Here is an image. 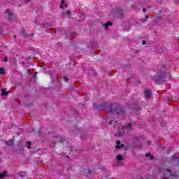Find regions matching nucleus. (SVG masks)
I'll return each mask as SVG.
<instances>
[{
    "label": "nucleus",
    "mask_w": 179,
    "mask_h": 179,
    "mask_svg": "<svg viewBox=\"0 0 179 179\" xmlns=\"http://www.w3.org/2000/svg\"><path fill=\"white\" fill-rule=\"evenodd\" d=\"M106 110L109 114H117L118 115H125L127 113L124 108L116 106V105L113 103L108 104Z\"/></svg>",
    "instance_id": "f257e3e1"
},
{
    "label": "nucleus",
    "mask_w": 179,
    "mask_h": 179,
    "mask_svg": "<svg viewBox=\"0 0 179 179\" xmlns=\"http://www.w3.org/2000/svg\"><path fill=\"white\" fill-rule=\"evenodd\" d=\"M159 69H161V71H159L155 76L152 77V80H154L155 83L159 82H166V78H167L164 65L159 66Z\"/></svg>",
    "instance_id": "f03ea898"
},
{
    "label": "nucleus",
    "mask_w": 179,
    "mask_h": 179,
    "mask_svg": "<svg viewBox=\"0 0 179 179\" xmlns=\"http://www.w3.org/2000/svg\"><path fill=\"white\" fill-rule=\"evenodd\" d=\"M113 128H117V129L119 132V136H122V135H121L122 134V132L121 131V129L122 130L127 129V131H131L132 130V127H131V124H129V123L127 124L125 126H119V127H117V124H115L113 125Z\"/></svg>",
    "instance_id": "7ed1b4c3"
},
{
    "label": "nucleus",
    "mask_w": 179,
    "mask_h": 179,
    "mask_svg": "<svg viewBox=\"0 0 179 179\" xmlns=\"http://www.w3.org/2000/svg\"><path fill=\"white\" fill-rule=\"evenodd\" d=\"M64 142H66V140H65V138L61 136H57L55 143H64Z\"/></svg>",
    "instance_id": "20e7f679"
},
{
    "label": "nucleus",
    "mask_w": 179,
    "mask_h": 179,
    "mask_svg": "<svg viewBox=\"0 0 179 179\" xmlns=\"http://www.w3.org/2000/svg\"><path fill=\"white\" fill-rule=\"evenodd\" d=\"M93 107L94 108H95L96 110H104V108L106 107V105H99L97 103H94L93 104Z\"/></svg>",
    "instance_id": "39448f33"
},
{
    "label": "nucleus",
    "mask_w": 179,
    "mask_h": 179,
    "mask_svg": "<svg viewBox=\"0 0 179 179\" xmlns=\"http://www.w3.org/2000/svg\"><path fill=\"white\" fill-rule=\"evenodd\" d=\"M116 12L117 17H120L121 19V17H122V16L124 15V10L117 9Z\"/></svg>",
    "instance_id": "423d86ee"
},
{
    "label": "nucleus",
    "mask_w": 179,
    "mask_h": 179,
    "mask_svg": "<svg viewBox=\"0 0 179 179\" xmlns=\"http://www.w3.org/2000/svg\"><path fill=\"white\" fill-rule=\"evenodd\" d=\"M64 17H66V19H71V10H69L64 13Z\"/></svg>",
    "instance_id": "0eeeda50"
},
{
    "label": "nucleus",
    "mask_w": 179,
    "mask_h": 179,
    "mask_svg": "<svg viewBox=\"0 0 179 179\" xmlns=\"http://www.w3.org/2000/svg\"><path fill=\"white\" fill-rule=\"evenodd\" d=\"M1 96H8L9 94V92H8V88H4L1 90Z\"/></svg>",
    "instance_id": "6e6552de"
},
{
    "label": "nucleus",
    "mask_w": 179,
    "mask_h": 179,
    "mask_svg": "<svg viewBox=\"0 0 179 179\" xmlns=\"http://www.w3.org/2000/svg\"><path fill=\"white\" fill-rule=\"evenodd\" d=\"M144 94L146 99H150V96H152V94L150 93V90H145L144 92Z\"/></svg>",
    "instance_id": "1a4fd4ad"
},
{
    "label": "nucleus",
    "mask_w": 179,
    "mask_h": 179,
    "mask_svg": "<svg viewBox=\"0 0 179 179\" xmlns=\"http://www.w3.org/2000/svg\"><path fill=\"white\" fill-rule=\"evenodd\" d=\"M6 145H10V146H13V145H14L13 139H10L8 141H6Z\"/></svg>",
    "instance_id": "9d476101"
},
{
    "label": "nucleus",
    "mask_w": 179,
    "mask_h": 179,
    "mask_svg": "<svg viewBox=\"0 0 179 179\" xmlns=\"http://www.w3.org/2000/svg\"><path fill=\"white\" fill-rule=\"evenodd\" d=\"M103 25L105 26V29H108V27L113 25V23L110 22V21H108L106 23L103 24Z\"/></svg>",
    "instance_id": "9b49d317"
},
{
    "label": "nucleus",
    "mask_w": 179,
    "mask_h": 179,
    "mask_svg": "<svg viewBox=\"0 0 179 179\" xmlns=\"http://www.w3.org/2000/svg\"><path fill=\"white\" fill-rule=\"evenodd\" d=\"M0 75H6V71H5V68H0Z\"/></svg>",
    "instance_id": "f8f14e48"
},
{
    "label": "nucleus",
    "mask_w": 179,
    "mask_h": 179,
    "mask_svg": "<svg viewBox=\"0 0 179 179\" xmlns=\"http://www.w3.org/2000/svg\"><path fill=\"white\" fill-rule=\"evenodd\" d=\"M20 34L23 36V37H27V33H26V31H24V29H22L20 31Z\"/></svg>",
    "instance_id": "ddd939ff"
},
{
    "label": "nucleus",
    "mask_w": 179,
    "mask_h": 179,
    "mask_svg": "<svg viewBox=\"0 0 179 179\" xmlns=\"http://www.w3.org/2000/svg\"><path fill=\"white\" fill-rule=\"evenodd\" d=\"M145 156H146V157H150V159L151 160H153L155 159V157L153 155H151L150 153H149V152L146 153Z\"/></svg>",
    "instance_id": "4468645a"
},
{
    "label": "nucleus",
    "mask_w": 179,
    "mask_h": 179,
    "mask_svg": "<svg viewBox=\"0 0 179 179\" xmlns=\"http://www.w3.org/2000/svg\"><path fill=\"white\" fill-rule=\"evenodd\" d=\"M123 159H124L122 157V155H119L117 156V160H118V162H122Z\"/></svg>",
    "instance_id": "2eb2a0df"
},
{
    "label": "nucleus",
    "mask_w": 179,
    "mask_h": 179,
    "mask_svg": "<svg viewBox=\"0 0 179 179\" xmlns=\"http://www.w3.org/2000/svg\"><path fill=\"white\" fill-rule=\"evenodd\" d=\"M115 148L116 149H121V148H124V144H117Z\"/></svg>",
    "instance_id": "dca6fc26"
},
{
    "label": "nucleus",
    "mask_w": 179,
    "mask_h": 179,
    "mask_svg": "<svg viewBox=\"0 0 179 179\" xmlns=\"http://www.w3.org/2000/svg\"><path fill=\"white\" fill-rule=\"evenodd\" d=\"M84 171L85 173L92 174V171L90 169H85Z\"/></svg>",
    "instance_id": "f3484780"
},
{
    "label": "nucleus",
    "mask_w": 179,
    "mask_h": 179,
    "mask_svg": "<svg viewBox=\"0 0 179 179\" xmlns=\"http://www.w3.org/2000/svg\"><path fill=\"white\" fill-rule=\"evenodd\" d=\"M27 144H28L27 148H28V149H30V148H31V147L30 146V145H31V142L27 141Z\"/></svg>",
    "instance_id": "a211bd4d"
},
{
    "label": "nucleus",
    "mask_w": 179,
    "mask_h": 179,
    "mask_svg": "<svg viewBox=\"0 0 179 179\" xmlns=\"http://www.w3.org/2000/svg\"><path fill=\"white\" fill-rule=\"evenodd\" d=\"M8 17H12L13 16V13H8Z\"/></svg>",
    "instance_id": "6ab92c4d"
},
{
    "label": "nucleus",
    "mask_w": 179,
    "mask_h": 179,
    "mask_svg": "<svg viewBox=\"0 0 179 179\" xmlns=\"http://www.w3.org/2000/svg\"><path fill=\"white\" fill-rule=\"evenodd\" d=\"M68 80H69V78L68 77H64V82H68Z\"/></svg>",
    "instance_id": "aec40b11"
},
{
    "label": "nucleus",
    "mask_w": 179,
    "mask_h": 179,
    "mask_svg": "<svg viewBox=\"0 0 179 179\" xmlns=\"http://www.w3.org/2000/svg\"><path fill=\"white\" fill-rule=\"evenodd\" d=\"M5 173H0V178H3L5 177Z\"/></svg>",
    "instance_id": "412c9836"
},
{
    "label": "nucleus",
    "mask_w": 179,
    "mask_h": 179,
    "mask_svg": "<svg viewBox=\"0 0 179 179\" xmlns=\"http://www.w3.org/2000/svg\"><path fill=\"white\" fill-rule=\"evenodd\" d=\"M116 144H117V145H121V141L117 140V141H116Z\"/></svg>",
    "instance_id": "4be33fe9"
},
{
    "label": "nucleus",
    "mask_w": 179,
    "mask_h": 179,
    "mask_svg": "<svg viewBox=\"0 0 179 179\" xmlns=\"http://www.w3.org/2000/svg\"><path fill=\"white\" fill-rule=\"evenodd\" d=\"M3 61H4V62H8V57H4Z\"/></svg>",
    "instance_id": "5701e85b"
},
{
    "label": "nucleus",
    "mask_w": 179,
    "mask_h": 179,
    "mask_svg": "<svg viewBox=\"0 0 179 179\" xmlns=\"http://www.w3.org/2000/svg\"><path fill=\"white\" fill-rule=\"evenodd\" d=\"M166 171L167 173H171V169H166Z\"/></svg>",
    "instance_id": "b1692460"
},
{
    "label": "nucleus",
    "mask_w": 179,
    "mask_h": 179,
    "mask_svg": "<svg viewBox=\"0 0 179 179\" xmlns=\"http://www.w3.org/2000/svg\"><path fill=\"white\" fill-rule=\"evenodd\" d=\"M61 3L62 5H64V3H65V0H62Z\"/></svg>",
    "instance_id": "393cba45"
},
{
    "label": "nucleus",
    "mask_w": 179,
    "mask_h": 179,
    "mask_svg": "<svg viewBox=\"0 0 179 179\" xmlns=\"http://www.w3.org/2000/svg\"><path fill=\"white\" fill-rule=\"evenodd\" d=\"M142 44H143V45H145V44H146V41H142Z\"/></svg>",
    "instance_id": "a878e982"
},
{
    "label": "nucleus",
    "mask_w": 179,
    "mask_h": 179,
    "mask_svg": "<svg viewBox=\"0 0 179 179\" xmlns=\"http://www.w3.org/2000/svg\"><path fill=\"white\" fill-rule=\"evenodd\" d=\"M113 122H114V121L110 120V121L109 122V125H112Z\"/></svg>",
    "instance_id": "bb28decb"
},
{
    "label": "nucleus",
    "mask_w": 179,
    "mask_h": 179,
    "mask_svg": "<svg viewBox=\"0 0 179 179\" xmlns=\"http://www.w3.org/2000/svg\"><path fill=\"white\" fill-rule=\"evenodd\" d=\"M29 2H31V0H27V1H25L26 3H29Z\"/></svg>",
    "instance_id": "cd10ccee"
},
{
    "label": "nucleus",
    "mask_w": 179,
    "mask_h": 179,
    "mask_svg": "<svg viewBox=\"0 0 179 179\" xmlns=\"http://www.w3.org/2000/svg\"><path fill=\"white\" fill-rule=\"evenodd\" d=\"M60 8L62 9V8H64V4H61Z\"/></svg>",
    "instance_id": "c85d7f7f"
},
{
    "label": "nucleus",
    "mask_w": 179,
    "mask_h": 179,
    "mask_svg": "<svg viewBox=\"0 0 179 179\" xmlns=\"http://www.w3.org/2000/svg\"><path fill=\"white\" fill-rule=\"evenodd\" d=\"M143 12H146V8H143Z\"/></svg>",
    "instance_id": "c756f323"
},
{
    "label": "nucleus",
    "mask_w": 179,
    "mask_h": 179,
    "mask_svg": "<svg viewBox=\"0 0 179 179\" xmlns=\"http://www.w3.org/2000/svg\"><path fill=\"white\" fill-rule=\"evenodd\" d=\"M145 18H146V19H149V15H146V16H145Z\"/></svg>",
    "instance_id": "7c9ffc66"
},
{
    "label": "nucleus",
    "mask_w": 179,
    "mask_h": 179,
    "mask_svg": "<svg viewBox=\"0 0 179 179\" xmlns=\"http://www.w3.org/2000/svg\"><path fill=\"white\" fill-rule=\"evenodd\" d=\"M81 138H82V139H85V138H83V136H81Z\"/></svg>",
    "instance_id": "2f4dec72"
},
{
    "label": "nucleus",
    "mask_w": 179,
    "mask_h": 179,
    "mask_svg": "<svg viewBox=\"0 0 179 179\" xmlns=\"http://www.w3.org/2000/svg\"><path fill=\"white\" fill-rule=\"evenodd\" d=\"M14 38H16V36H13Z\"/></svg>",
    "instance_id": "473e14b6"
},
{
    "label": "nucleus",
    "mask_w": 179,
    "mask_h": 179,
    "mask_svg": "<svg viewBox=\"0 0 179 179\" xmlns=\"http://www.w3.org/2000/svg\"><path fill=\"white\" fill-rule=\"evenodd\" d=\"M34 78H36V74L34 76Z\"/></svg>",
    "instance_id": "72a5a7b5"
},
{
    "label": "nucleus",
    "mask_w": 179,
    "mask_h": 179,
    "mask_svg": "<svg viewBox=\"0 0 179 179\" xmlns=\"http://www.w3.org/2000/svg\"><path fill=\"white\" fill-rule=\"evenodd\" d=\"M148 144L150 145V142H148Z\"/></svg>",
    "instance_id": "f704fd0d"
},
{
    "label": "nucleus",
    "mask_w": 179,
    "mask_h": 179,
    "mask_svg": "<svg viewBox=\"0 0 179 179\" xmlns=\"http://www.w3.org/2000/svg\"><path fill=\"white\" fill-rule=\"evenodd\" d=\"M67 158L69 159V156H67Z\"/></svg>",
    "instance_id": "c9c22d12"
},
{
    "label": "nucleus",
    "mask_w": 179,
    "mask_h": 179,
    "mask_svg": "<svg viewBox=\"0 0 179 179\" xmlns=\"http://www.w3.org/2000/svg\"><path fill=\"white\" fill-rule=\"evenodd\" d=\"M75 132V130H73V133Z\"/></svg>",
    "instance_id": "e433bc0d"
},
{
    "label": "nucleus",
    "mask_w": 179,
    "mask_h": 179,
    "mask_svg": "<svg viewBox=\"0 0 179 179\" xmlns=\"http://www.w3.org/2000/svg\"><path fill=\"white\" fill-rule=\"evenodd\" d=\"M164 179H169V178H164Z\"/></svg>",
    "instance_id": "4c0bfd02"
}]
</instances>
